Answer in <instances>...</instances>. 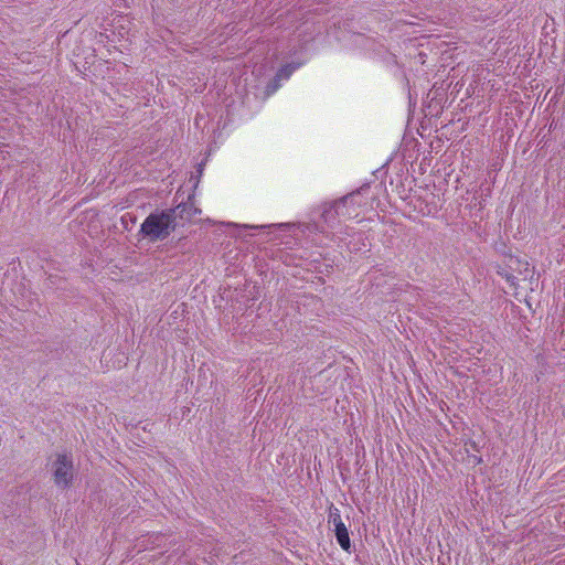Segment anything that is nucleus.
Masks as SVG:
<instances>
[{"label": "nucleus", "instance_id": "obj_6", "mask_svg": "<svg viewBox=\"0 0 565 565\" xmlns=\"http://www.w3.org/2000/svg\"><path fill=\"white\" fill-rule=\"evenodd\" d=\"M292 67L290 65L282 66L276 74L278 79L288 78L292 73Z\"/></svg>", "mask_w": 565, "mask_h": 565}, {"label": "nucleus", "instance_id": "obj_4", "mask_svg": "<svg viewBox=\"0 0 565 565\" xmlns=\"http://www.w3.org/2000/svg\"><path fill=\"white\" fill-rule=\"evenodd\" d=\"M334 531H335L337 541H338L339 545L341 546V548L344 550L345 552H350L351 542H350V536H349V532H348L345 524H338L334 527Z\"/></svg>", "mask_w": 565, "mask_h": 565}, {"label": "nucleus", "instance_id": "obj_3", "mask_svg": "<svg viewBox=\"0 0 565 565\" xmlns=\"http://www.w3.org/2000/svg\"><path fill=\"white\" fill-rule=\"evenodd\" d=\"M73 479V462L66 455H58L55 469H54V482L58 487L66 488L70 486Z\"/></svg>", "mask_w": 565, "mask_h": 565}, {"label": "nucleus", "instance_id": "obj_2", "mask_svg": "<svg viewBox=\"0 0 565 565\" xmlns=\"http://www.w3.org/2000/svg\"><path fill=\"white\" fill-rule=\"evenodd\" d=\"M529 271V262L512 255L507 256V263L504 266L499 265L497 268L498 275L503 277L511 287L518 286V278L514 274L523 275L527 274Z\"/></svg>", "mask_w": 565, "mask_h": 565}, {"label": "nucleus", "instance_id": "obj_5", "mask_svg": "<svg viewBox=\"0 0 565 565\" xmlns=\"http://www.w3.org/2000/svg\"><path fill=\"white\" fill-rule=\"evenodd\" d=\"M329 522L333 523L334 527L338 524H344L343 521H342V518H341L339 509L333 508V507L330 508V511H329Z\"/></svg>", "mask_w": 565, "mask_h": 565}, {"label": "nucleus", "instance_id": "obj_1", "mask_svg": "<svg viewBox=\"0 0 565 565\" xmlns=\"http://www.w3.org/2000/svg\"><path fill=\"white\" fill-rule=\"evenodd\" d=\"M173 209L150 213L140 226V233L150 242L163 241L175 230Z\"/></svg>", "mask_w": 565, "mask_h": 565}]
</instances>
